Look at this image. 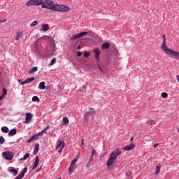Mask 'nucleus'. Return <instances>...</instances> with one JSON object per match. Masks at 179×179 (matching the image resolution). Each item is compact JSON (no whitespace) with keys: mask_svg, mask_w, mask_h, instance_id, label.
<instances>
[{"mask_svg":"<svg viewBox=\"0 0 179 179\" xmlns=\"http://www.w3.org/2000/svg\"><path fill=\"white\" fill-rule=\"evenodd\" d=\"M121 153L122 151H120V150H116L115 151H113L110 154V157L106 162V166L108 169H113V166L114 165L115 161L118 158V156H120Z\"/></svg>","mask_w":179,"mask_h":179,"instance_id":"f257e3e1","label":"nucleus"},{"mask_svg":"<svg viewBox=\"0 0 179 179\" xmlns=\"http://www.w3.org/2000/svg\"><path fill=\"white\" fill-rule=\"evenodd\" d=\"M49 9L53 11L68 12L69 11L70 8L64 5L54 4V2L50 1Z\"/></svg>","mask_w":179,"mask_h":179,"instance_id":"f03ea898","label":"nucleus"},{"mask_svg":"<svg viewBox=\"0 0 179 179\" xmlns=\"http://www.w3.org/2000/svg\"><path fill=\"white\" fill-rule=\"evenodd\" d=\"M51 4V0H34V6L42 5L43 8L50 9Z\"/></svg>","mask_w":179,"mask_h":179,"instance_id":"7ed1b4c3","label":"nucleus"},{"mask_svg":"<svg viewBox=\"0 0 179 179\" xmlns=\"http://www.w3.org/2000/svg\"><path fill=\"white\" fill-rule=\"evenodd\" d=\"M3 158L6 160L10 161L13 158V153L11 152H4L2 153Z\"/></svg>","mask_w":179,"mask_h":179,"instance_id":"20e7f679","label":"nucleus"},{"mask_svg":"<svg viewBox=\"0 0 179 179\" xmlns=\"http://www.w3.org/2000/svg\"><path fill=\"white\" fill-rule=\"evenodd\" d=\"M65 146V143L64 142H62L61 140H59L58 142H57V145L55 148V150H59V153H62V150L64 149Z\"/></svg>","mask_w":179,"mask_h":179,"instance_id":"39448f33","label":"nucleus"},{"mask_svg":"<svg viewBox=\"0 0 179 179\" xmlns=\"http://www.w3.org/2000/svg\"><path fill=\"white\" fill-rule=\"evenodd\" d=\"M88 33L87 32H82L76 35H73L71 38L70 40H77L78 38H82L83 36H85Z\"/></svg>","mask_w":179,"mask_h":179,"instance_id":"423d86ee","label":"nucleus"},{"mask_svg":"<svg viewBox=\"0 0 179 179\" xmlns=\"http://www.w3.org/2000/svg\"><path fill=\"white\" fill-rule=\"evenodd\" d=\"M33 118V115L31 113H26V118L24 121V124H28L31 122Z\"/></svg>","mask_w":179,"mask_h":179,"instance_id":"0eeeda50","label":"nucleus"},{"mask_svg":"<svg viewBox=\"0 0 179 179\" xmlns=\"http://www.w3.org/2000/svg\"><path fill=\"white\" fill-rule=\"evenodd\" d=\"M169 55L170 56H175L176 58H179V52L174 51V50H169Z\"/></svg>","mask_w":179,"mask_h":179,"instance_id":"6e6552de","label":"nucleus"},{"mask_svg":"<svg viewBox=\"0 0 179 179\" xmlns=\"http://www.w3.org/2000/svg\"><path fill=\"white\" fill-rule=\"evenodd\" d=\"M134 148H135V145L134 144H131V145H126L122 149H123V150H126L127 152H128L129 150H133V149H134Z\"/></svg>","mask_w":179,"mask_h":179,"instance_id":"1a4fd4ad","label":"nucleus"},{"mask_svg":"<svg viewBox=\"0 0 179 179\" xmlns=\"http://www.w3.org/2000/svg\"><path fill=\"white\" fill-rule=\"evenodd\" d=\"M96 114V112L94 108H90V111L85 114L86 117L88 116H93Z\"/></svg>","mask_w":179,"mask_h":179,"instance_id":"9d476101","label":"nucleus"},{"mask_svg":"<svg viewBox=\"0 0 179 179\" xmlns=\"http://www.w3.org/2000/svg\"><path fill=\"white\" fill-rule=\"evenodd\" d=\"M39 163H40L39 157L36 156L35 163L33 166V170H36L38 168Z\"/></svg>","mask_w":179,"mask_h":179,"instance_id":"9b49d317","label":"nucleus"},{"mask_svg":"<svg viewBox=\"0 0 179 179\" xmlns=\"http://www.w3.org/2000/svg\"><path fill=\"white\" fill-rule=\"evenodd\" d=\"M94 53H95V59L98 60L99 59V56L101 55V52L98 48L94 50Z\"/></svg>","mask_w":179,"mask_h":179,"instance_id":"f8f14e48","label":"nucleus"},{"mask_svg":"<svg viewBox=\"0 0 179 179\" xmlns=\"http://www.w3.org/2000/svg\"><path fill=\"white\" fill-rule=\"evenodd\" d=\"M35 80V78L34 77H31V78H27L24 81V83L25 84H29L31 83H32L33 81Z\"/></svg>","mask_w":179,"mask_h":179,"instance_id":"ddd939ff","label":"nucleus"},{"mask_svg":"<svg viewBox=\"0 0 179 179\" xmlns=\"http://www.w3.org/2000/svg\"><path fill=\"white\" fill-rule=\"evenodd\" d=\"M48 29H50V27H48V24H44L42 25V27L41 29V31H43L44 32L48 31Z\"/></svg>","mask_w":179,"mask_h":179,"instance_id":"4468645a","label":"nucleus"},{"mask_svg":"<svg viewBox=\"0 0 179 179\" xmlns=\"http://www.w3.org/2000/svg\"><path fill=\"white\" fill-rule=\"evenodd\" d=\"M39 136H41L40 135H38V134H35L34 136H32L29 140H28V143H30L31 141H34V140H37Z\"/></svg>","mask_w":179,"mask_h":179,"instance_id":"2eb2a0df","label":"nucleus"},{"mask_svg":"<svg viewBox=\"0 0 179 179\" xmlns=\"http://www.w3.org/2000/svg\"><path fill=\"white\" fill-rule=\"evenodd\" d=\"M162 50L165 51V52H166V55H169V51H172V50L169 49V48L166 46V43H164V44H163Z\"/></svg>","mask_w":179,"mask_h":179,"instance_id":"dca6fc26","label":"nucleus"},{"mask_svg":"<svg viewBox=\"0 0 179 179\" xmlns=\"http://www.w3.org/2000/svg\"><path fill=\"white\" fill-rule=\"evenodd\" d=\"M69 122V120L68 117H64L62 124L60 126L68 125Z\"/></svg>","mask_w":179,"mask_h":179,"instance_id":"f3484780","label":"nucleus"},{"mask_svg":"<svg viewBox=\"0 0 179 179\" xmlns=\"http://www.w3.org/2000/svg\"><path fill=\"white\" fill-rule=\"evenodd\" d=\"M34 148H35V149L34 150V155H36V153H38V152H39L40 144L38 143H37L35 145Z\"/></svg>","mask_w":179,"mask_h":179,"instance_id":"a211bd4d","label":"nucleus"},{"mask_svg":"<svg viewBox=\"0 0 179 179\" xmlns=\"http://www.w3.org/2000/svg\"><path fill=\"white\" fill-rule=\"evenodd\" d=\"M17 134V129H13L8 132V136H12Z\"/></svg>","mask_w":179,"mask_h":179,"instance_id":"6ab92c4d","label":"nucleus"},{"mask_svg":"<svg viewBox=\"0 0 179 179\" xmlns=\"http://www.w3.org/2000/svg\"><path fill=\"white\" fill-rule=\"evenodd\" d=\"M22 33L18 32V33L17 34V35L15 36V40L16 41H17L20 40V38H22Z\"/></svg>","mask_w":179,"mask_h":179,"instance_id":"aec40b11","label":"nucleus"},{"mask_svg":"<svg viewBox=\"0 0 179 179\" xmlns=\"http://www.w3.org/2000/svg\"><path fill=\"white\" fill-rule=\"evenodd\" d=\"M110 47V43H105L103 44H102V50H108V48H109Z\"/></svg>","mask_w":179,"mask_h":179,"instance_id":"412c9836","label":"nucleus"},{"mask_svg":"<svg viewBox=\"0 0 179 179\" xmlns=\"http://www.w3.org/2000/svg\"><path fill=\"white\" fill-rule=\"evenodd\" d=\"M39 89L44 90L45 89V82H41L38 86Z\"/></svg>","mask_w":179,"mask_h":179,"instance_id":"4be33fe9","label":"nucleus"},{"mask_svg":"<svg viewBox=\"0 0 179 179\" xmlns=\"http://www.w3.org/2000/svg\"><path fill=\"white\" fill-rule=\"evenodd\" d=\"M30 157V154L29 153H27L24 155V157L22 158H20V161H25L27 160L29 157Z\"/></svg>","mask_w":179,"mask_h":179,"instance_id":"5701e85b","label":"nucleus"},{"mask_svg":"<svg viewBox=\"0 0 179 179\" xmlns=\"http://www.w3.org/2000/svg\"><path fill=\"white\" fill-rule=\"evenodd\" d=\"M160 169H161V165H157L156 166V171L155 172V175L157 176L159 173L160 171Z\"/></svg>","mask_w":179,"mask_h":179,"instance_id":"b1692460","label":"nucleus"},{"mask_svg":"<svg viewBox=\"0 0 179 179\" xmlns=\"http://www.w3.org/2000/svg\"><path fill=\"white\" fill-rule=\"evenodd\" d=\"M26 6H35L34 0H30V1H29L28 2H27Z\"/></svg>","mask_w":179,"mask_h":179,"instance_id":"393cba45","label":"nucleus"},{"mask_svg":"<svg viewBox=\"0 0 179 179\" xmlns=\"http://www.w3.org/2000/svg\"><path fill=\"white\" fill-rule=\"evenodd\" d=\"M1 130L3 133H8L9 132V129L7 127H1Z\"/></svg>","mask_w":179,"mask_h":179,"instance_id":"a878e982","label":"nucleus"},{"mask_svg":"<svg viewBox=\"0 0 179 179\" xmlns=\"http://www.w3.org/2000/svg\"><path fill=\"white\" fill-rule=\"evenodd\" d=\"M10 173H12L13 176H17L18 174V171L16 170L15 169H11L10 170Z\"/></svg>","mask_w":179,"mask_h":179,"instance_id":"bb28decb","label":"nucleus"},{"mask_svg":"<svg viewBox=\"0 0 179 179\" xmlns=\"http://www.w3.org/2000/svg\"><path fill=\"white\" fill-rule=\"evenodd\" d=\"M38 71V68L36 66L33 67L29 71V73H34Z\"/></svg>","mask_w":179,"mask_h":179,"instance_id":"cd10ccee","label":"nucleus"},{"mask_svg":"<svg viewBox=\"0 0 179 179\" xmlns=\"http://www.w3.org/2000/svg\"><path fill=\"white\" fill-rule=\"evenodd\" d=\"M47 129H48V127H46L45 129L42 130L41 132L38 134V136H41L44 135V133L47 132Z\"/></svg>","mask_w":179,"mask_h":179,"instance_id":"c85d7f7f","label":"nucleus"},{"mask_svg":"<svg viewBox=\"0 0 179 179\" xmlns=\"http://www.w3.org/2000/svg\"><path fill=\"white\" fill-rule=\"evenodd\" d=\"M74 170H75V165L71 164V166L69 167V172H70V173H72Z\"/></svg>","mask_w":179,"mask_h":179,"instance_id":"c756f323","label":"nucleus"},{"mask_svg":"<svg viewBox=\"0 0 179 179\" xmlns=\"http://www.w3.org/2000/svg\"><path fill=\"white\" fill-rule=\"evenodd\" d=\"M27 170H28V168H27V167L24 168V169L22 170V171L21 172V173H22V175H25V174L27 173Z\"/></svg>","mask_w":179,"mask_h":179,"instance_id":"7c9ffc66","label":"nucleus"},{"mask_svg":"<svg viewBox=\"0 0 179 179\" xmlns=\"http://www.w3.org/2000/svg\"><path fill=\"white\" fill-rule=\"evenodd\" d=\"M32 101H40V99H39L38 96H33Z\"/></svg>","mask_w":179,"mask_h":179,"instance_id":"2f4dec72","label":"nucleus"},{"mask_svg":"<svg viewBox=\"0 0 179 179\" xmlns=\"http://www.w3.org/2000/svg\"><path fill=\"white\" fill-rule=\"evenodd\" d=\"M56 62V58H53L52 60H51V63H50V66H53Z\"/></svg>","mask_w":179,"mask_h":179,"instance_id":"473e14b6","label":"nucleus"},{"mask_svg":"<svg viewBox=\"0 0 179 179\" xmlns=\"http://www.w3.org/2000/svg\"><path fill=\"white\" fill-rule=\"evenodd\" d=\"M5 142V139L3 136L0 137V144H3Z\"/></svg>","mask_w":179,"mask_h":179,"instance_id":"72a5a7b5","label":"nucleus"},{"mask_svg":"<svg viewBox=\"0 0 179 179\" xmlns=\"http://www.w3.org/2000/svg\"><path fill=\"white\" fill-rule=\"evenodd\" d=\"M38 24V22L37 21H34L31 24V27H34L36 25Z\"/></svg>","mask_w":179,"mask_h":179,"instance_id":"f704fd0d","label":"nucleus"},{"mask_svg":"<svg viewBox=\"0 0 179 179\" xmlns=\"http://www.w3.org/2000/svg\"><path fill=\"white\" fill-rule=\"evenodd\" d=\"M6 94H7V90L6 88H3L2 95L5 96Z\"/></svg>","mask_w":179,"mask_h":179,"instance_id":"c9c22d12","label":"nucleus"},{"mask_svg":"<svg viewBox=\"0 0 179 179\" xmlns=\"http://www.w3.org/2000/svg\"><path fill=\"white\" fill-rule=\"evenodd\" d=\"M18 82L20 85H25L26 83H24V81H23L22 80H18Z\"/></svg>","mask_w":179,"mask_h":179,"instance_id":"e433bc0d","label":"nucleus"},{"mask_svg":"<svg viewBox=\"0 0 179 179\" xmlns=\"http://www.w3.org/2000/svg\"><path fill=\"white\" fill-rule=\"evenodd\" d=\"M96 150L94 149L92 152V157H94V156H96Z\"/></svg>","mask_w":179,"mask_h":179,"instance_id":"4c0bfd02","label":"nucleus"},{"mask_svg":"<svg viewBox=\"0 0 179 179\" xmlns=\"http://www.w3.org/2000/svg\"><path fill=\"white\" fill-rule=\"evenodd\" d=\"M24 175L22 174V173H20L19 176H17V177L19 178V179H22L24 178Z\"/></svg>","mask_w":179,"mask_h":179,"instance_id":"58836bf2","label":"nucleus"},{"mask_svg":"<svg viewBox=\"0 0 179 179\" xmlns=\"http://www.w3.org/2000/svg\"><path fill=\"white\" fill-rule=\"evenodd\" d=\"M168 96V94H166V92H163V94H162V98H166Z\"/></svg>","mask_w":179,"mask_h":179,"instance_id":"ea45409f","label":"nucleus"},{"mask_svg":"<svg viewBox=\"0 0 179 179\" xmlns=\"http://www.w3.org/2000/svg\"><path fill=\"white\" fill-rule=\"evenodd\" d=\"M90 55V54L89 52H85L84 55V57L86 58H88Z\"/></svg>","mask_w":179,"mask_h":179,"instance_id":"a19ab883","label":"nucleus"},{"mask_svg":"<svg viewBox=\"0 0 179 179\" xmlns=\"http://www.w3.org/2000/svg\"><path fill=\"white\" fill-rule=\"evenodd\" d=\"M162 38H164L163 44H165V43H166V36L164 34H163Z\"/></svg>","mask_w":179,"mask_h":179,"instance_id":"79ce46f5","label":"nucleus"},{"mask_svg":"<svg viewBox=\"0 0 179 179\" xmlns=\"http://www.w3.org/2000/svg\"><path fill=\"white\" fill-rule=\"evenodd\" d=\"M80 91H86V87L85 86H83L80 89Z\"/></svg>","mask_w":179,"mask_h":179,"instance_id":"37998d69","label":"nucleus"},{"mask_svg":"<svg viewBox=\"0 0 179 179\" xmlns=\"http://www.w3.org/2000/svg\"><path fill=\"white\" fill-rule=\"evenodd\" d=\"M76 159H73L72 162H71V164L72 165H76Z\"/></svg>","mask_w":179,"mask_h":179,"instance_id":"c03bdc74","label":"nucleus"},{"mask_svg":"<svg viewBox=\"0 0 179 179\" xmlns=\"http://www.w3.org/2000/svg\"><path fill=\"white\" fill-rule=\"evenodd\" d=\"M77 55H78V57H80L82 56V52H78Z\"/></svg>","mask_w":179,"mask_h":179,"instance_id":"a18cd8bd","label":"nucleus"},{"mask_svg":"<svg viewBox=\"0 0 179 179\" xmlns=\"http://www.w3.org/2000/svg\"><path fill=\"white\" fill-rule=\"evenodd\" d=\"M93 157H92L90 159V162H94Z\"/></svg>","mask_w":179,"mask_h":179,"instance_id":"49530a36","label":"nucleus"},{"mask_svg":"<svg viewBox=\"0 0 179 179\" xmlns=\"http://www.w3.org/2000/svg\"><path fill=\"white\" fill-rule=\"evenodd\" d=\"M159 145V143H155V144H154V148H157V146H158Z\"/></svg>","mask_w":179,"mask_h":179,"instance_id":"de8ad7c7","label":"nucleus"},{"mask_svg":"<svg viewBox=\"0 0 179 179\" xmlns=\"http://www.w3.org/2000/svg\"><path fill=\"white\" fill-rule=\"evenodd\" d=\"M41 168H42V166H41L40 168H38V169H37L36 172H39V171H41Z\"/></svg>","mask_w":179,"mask_h":179,"instance_id":"09e8293b","label":"nucleus"},{"mask_svg":"<svg viewBox=\"0 0 179 179\" xmlns=\"http://www.w3.org/2000/svg\"><path fill=\"white\" fill-rule=\"evenodd\" d=\"M78 159H79V157H76L75 159H74V160H76V162L78 160Z\"/></svg>","mask_w":179,"mask_h":179,"instance_id":"8fccbe9b","label":"nucleus"},{"mask_svg":"<svg viewBox=\"0 0 179 179\" xmlns=\"http://www.w3.org/2000/svg\"><path fill=\"white\" fill-rule=\"evenodd\" d=\"M6 20H0V23L4 22H6Z\"/></svg>","mask_w":179,"mask_h":179,"instance_id":"3c124183","label":"nucleus"},{"mask_svg":"<svg viewBox=\"0 0 179 179\" xmlns=\"http://www.w3.org/2000/svg\"><path fill=\"white\" fill-rule=\"evenodd\" d=\"M4 95H1L0 100H1L3 98Z\"/></svg>","mask_w":179,"mask_h":179,"instance_id":"603ef678","label":"nucleus"},{"mask_svg":"<svg viewBox=\"0 0 179 179\" xmlns=\"http://www.w3.org/2000/svg\"><path fill=\"white\" fill-rule=\"evenodd\" d=\"M177 80H178V83H179V75L177 76Z\"/></svg>","mask_w":179,"mask_h":179,"instance_id":"864d4df0","label":"nucleus"},{"mask_svg":"<svg viewBox=\"0 0 179 179\" xmlns=\"http://www.w3.org/2000/svg\"><path fill=\"white\" fill-rule=\"evenodd\" d=\"M84 139L82 140V145H84Z\"/></svg>","mask_w":179,"mask_h":179,"instance_id":"5fc2aeb1","label":"nucleus"},{"mask_svg":"<svg viewBox=\"0 0 179 179\" xmlns=\"http://www.w3.org/2000/svg\"><path fill=\"white\" fill-rule=\"evenodd\" d=\"M133 140H134V137H131V141H133Z\"/></svg>","mask_w":179,"mask_h":179,"instance_id":"6e6d98bb","label":"nucleus"},{"mask_svg":"<svg viewBox=\"0 0 179 179\" xmlns=\"http://www.w3.org/2000/svg\"><path fill=\"white\" fill-rule=\"evenodd\" d=\"M15 179H19V178H17V176H16V177H15Z\"/></svg>","mask_w":179,"mask_h":179,"instance_id":"4d7b16f0","label":"nucleus"},{"mask_svg":"<svg viewBox=\"0 0 179 179\" xmlns=\"http://www.w3.org/2000/svg\"><path fill=\"white\" fill-rule=\"evenodd\" d=\"M177 130H178V131L179 132V128H178V129H177Z\"/></svg>","mask_w":179,"mask_h":179,"instance_id":"13d9d810","label":"nucleus"},{"mask_svg":"<svg viewBox=\"0 0 179 179\" xmlns=\"http://www.w3.org/2000/svg\"><path fill=\"white\" fill-rule=\"evenodd\" d=\"M78 49L80 48V46L78 48Z\"/></svg>","mask_w":179,"mask_h":179,"instance_id":"bf43d9fd","label":"nucleus"},{"mask_svg":"<svg viewBox=\"0 0 179 179\" xmlns=\"http://www.w3.org/2000/svg\"><path fill=\"white\" fill-rule=\"evenodd\" d=\"M57 179H60V178H57Z\"/></svg>","mask_w":179,"mask_h":179,"instance_id":"052dcab7","label":"nucleus"}]
</instances>
